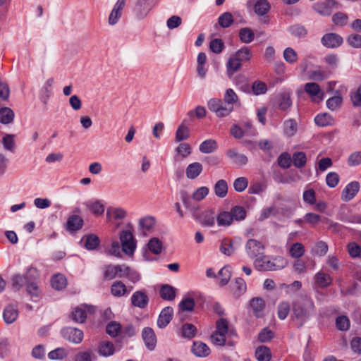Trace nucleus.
<instances>
[{
  "label": "nucleus",
  "mask_w": 361,
  "mask_h": 361,
  "mask_svg": "<svg viewBox=\"0 0 361 361\" xmlns=\"http://www.w3.org/2000/svg\"><path fill=\"white\" fill-rule=\"evenodd\" d=\"M155 224V219L152 216H145L139 221V226L143 231V234L146 235L147 231H149Z\"/></svg>",
  "instance_id": "c03bdc74"
},
{
  "label": "nucleus",
  "mask_w": 361,
  "mask_h": 361,
  "mask_svg": "<svg viewBox=\"0 0 361 361\" xmlns=\"http://www.w3.org/2000/svg\"><path fill=\"white\" fill-rule=\"evenodd\" d=\"M290 96V92H283L279 95L278 108L279 109L285 111L288 109L292 106V100Z\"/></svg>",
  "instance_id": "5701e85b"
},
{
  "label": "nucleus",
  "mask_w": 361,
  "mask_h": 361,
  "mask_svg": "<svg viewBox=\"0 0 361 361\" xmlns=\"http://www.w3.org/2000/svg\"><path fill=\"white\" fill-rule=\"evenodd\" d=\"M126 216V212L121 208H116L112 209H107L106 218L107 221H111L112 220H121Z\"/></svg>",
  "instance_id": "473e14b6"
},
{
  "label": "nucleus",
  "mask_w": 361,
  "mask_h": 361,
  "mask_svg": "<svg viewBox=\"0 0 361 361\" xmlns=\"http://www.w3.org/2000/svg\"><path fill=\"white\" fill-rule=\"evenodd\" d=\"M219 285L221 286H224L226 285L231 279V268L228 266L224 267L219 271Z\"/></svg>",
  "instance_id": "49530a36"
},
{
  "label": "nucleus",
  "mask_w": 361,
  "mask_h": 361,
  "mask_svg": "<svg viewBox=\"0 0 361 361\" xmlns=\"http://www.w3.org/2000/svg\"><path fill=\"white\" fill-rule=\"evenodd\" d=\"M287 265V261L282 257L271 259L269 256L262 255L254 260V267L258 271H276L281 269Z\"/></svg>",
  "instance_id": "f03ea898"
},
{
  "label": "nucleus",
  "mask_w": 361,
  "mask_h": 361,
  "mask_svg": "<svg viewBox=\"0 0 361 361\" xmlns=\"http://www.w3.org/2000/svg\"><path fill=\"white\" fill-rule=\"evenodd\" d=\"M190 136L189 128L183 123L180 124L176 132L175 141L180 142L187 140Z\"/></svg>",
  "instance_id": "79ce46f5"
},
{
  "label": "nucleus",
  "mask_w": 361,
  "mask_h": 361,
  "mask_svg": "<svg viewBox=\"0 0 361 361\" xmlns=\"http://www.w3.org/2000/svg\"><path fill=\"white\" fill-rule=\"evenodd\" d=\"M226 155L233 164L238 166H245L248 161V159L246 155L239 153L237 149L233 148L227 150Z\"/></svg>",
  "instance_id": "4468645a"
},
{
  "label": "nucleus",
  "mask_w": 361,
  "mask_h": 361,
  "mask_svg": "<svg viewBox=\"0 0 361 361\" xmlns=\"http://www.w3.org/2000/svg\"><path fill=\"white\" fill-rule=\"evenodd\" d=\"M202 165L199 162L190 164L185 170L186 176L189 179L196 178L202 171Z\"/></svg>",
  "instance_id": "b1692460"
},
{
  "label": "nucleus",
  "mask_w": 361,
  "mask_h": 361,
  "mask_svg": "<svg viewBox=\"0 0 361 361\" xmlns=\"http://www.w3.org/2000/svg\"><path fill=\"white\" fill-rule=\"evenodd\" d=\"M264 250L265 246L264 244L256 239H249L245 244V252L247 255L254 260L263 255Z\"/></svg>",
  "instance_id": "6e6552de"
},
{
  "label": "nucleus",
  "mask_w": 361,
  "mask_h": 361,
  "mask_svg": "<svg viewBox=\"0 0 361 361\" xmlns=\"http://www.w3.org/2000/svg\"><path fill=\"white\" fill-rule=\"evenodd\" d=\"M292 161L294 166L297 168H302L307 162V157L304 152H299L293 154Z\"/></svg>",
  "instance_id": "603ef678"
},
{
  "label": "nucleus",
  "mask_w": 361,
  "mask_h": 361,
  "mask_svg": "<svg viewBox=\"0 0 361 361\" xmlns=\"http://www.w3.org/2000/svg\"><path fill=\"white\" fill-rule=\"evenodd\" d=\"M38 277L37 270L35 268L30 267L26 272V290L32 298H38L41 293V290L36 281Z\"/></svg>",
  "instance_id": "39448f33"
},
{
  "label": "nucleus",
  "mask_w": 361,
  "mask_h": 361,
  "mask_svg": "<svg viewBox=\"0 0 361 361\" xmlns=\"http://www.w3.org/2000/svg\"><path fill=\"white\" fill-rule=\"evenodd\" d=\"M127 270L128 266L125 264L108 265L105 269L104 277L110 280L116 277H125V273Z\"/></svg>",
  "instance_id": "f8f14e48"
},
{
  "label": "nucleus",
  "mask_w": 361,
  "mask_h": 361,
  "mask_svg": "<svg viewBox=\"0 0 361 361\" xmlns=\"http://www.w3.org/2000/svg\"><path fill=\"white\" fill-rule=\"evenodd\" d=\"M131 302L133 306L140 309H145L149 302V298L143 291H136L131 297Z\"/></svg>",
  "instance_id": "a211bd4d"
},
{
  "label": "nucleus",
  "mask_w": 361,
  "mask_h": 361,
  "mask_svg": "<svg viewBox=\"0 0 361 361\" xmlns=\"http://www.w3.org/2000/svg\"><path fill=\"white\" fill-rule=\"evenodd\" d=\"M216 332L226 335L228 333V322L224 318H220L216 322Z\"/></svg>",
  "instance_id": "bf43d9fd"
},
{
  "label": "nucleus",
  "mask_w": 361,
  "mask_h": 361,
  "mask_svg": "<svg viewBox=\"0 0 361 361\" xmlns=\"http://www.w3.org/2000/svg\"><path fill=\"white\" fill-rule=\"evenodd\" d=\"M290 312V305L288 302H281L278 306L277 314L280 319H285Z\"/></svg>",
  "instance_id": "0e129e2a"
},
{
  "label": "nucleus",
  "mask_w": 361,
  "mask_h": 361,
  "mask_svg": "<svg viewBox=\"0 0 361 361\" xmlns=\"http://www.w3.org/2000/svg\"><path fill=\"white\" fill-rule=\"evenodd\" d=\"M223 101L226 104V106L233 109L234 104L238 103V97L233 89L228 88L224 94Z\"/></svg>",
  "instance_id": "f704fd0d"
},
{
  "label": "nucleus",
  "mask_w": 361,
  "mask_h": 361,
  "mask_svg": "<svg viewBox=\"0 0 361 361\" xmlns=\"http://www.w3.org/2000/svg\"><path fill=\"white\" fill-rule=\"evenodd\" d=\"M18 317V312L16 308H15L12 305L7 306L3 313V317L4 322L6 324H12L13 323Z\"/></svg>",
  "instance_id": "cd10ccee"
},
{
  "label": "nucleus",
  "mask_w": 361,
  "mask_h": 361,
  "mask_svg": "<svg viewBox=\"0 0 361 361\" xmlns=\"http://www.w3.org/2000/svg\"><path fill=\"white\" fill-rule=\"evenodd\" d=\"M271 5L267 0H257L254 4L255 13L259 16H264L269 13Z\"/></svg>",
  "instance_id": "bb28decb"
},
{
  "label": "nucleus",
  "mask_w": 361,
  "mask_h": 361,
  "mask_svg": "<svg viewBox=\"0 0 361 361\" xmlns=\"http://www.w3.org/2000/svg\"><path fill=\"white\" fill-rule=\"evenodd\" d=\"M94 355L92 351H80L74 357V361H92V357Z\"/></svg>",
  "instance_id": "774afa93"
},
{
  "label": "nucleus",
  "mask_w": 361,
  "mask_h": 361,
  "mask_svg": "<svg viewBox=\"0 0 361 361\" xmlns=\"http://www.w3.org/2000/svg\"><path fill=\"white\" fill-rule=\"evenodd\" d=\"M219 226L228 227L231 226L233 221L231 212L221 211L216 214V219Z\"/></svg>",
  "instance_id": "a878e982"
},
{
  "label": "nucleus",
  "mask_w": 361,
  "mask_h": 361,
  "mask_svg": "<svg viewBox=\"0 0 361 361\" xmlns=\"http://www.w3.org/2000/svg\"><path fill=\"white\" fill-rule=\"evenodd\" d=\"M304 90L310 97L313 102L319 103L324 99V93L316 82L306 83L304 85Z\"/></svg>",
  "instance_id": "9d476101"
},
{
  "label": "nucleus",
  "mask_w": 361,
  "mask_h": 361,
  "mask_svg": "<svg viewBox=\"0 0 361 361\" xmlns=\"http://www.w3.org/2000/svg\"><path fill=\"white\" fill-rule=\"evenodd\" d=\"M315 281L320 288H326L331 283L332 278L330 275L319 271L315 275Z\"/></svg>",
  "instance_id": "e433bc0d"
},
{
  "label": "nucleus",
  "mask_w": 361,
  "mask_h": 361,
  "mask_svg": "<svg viewBox=\"0 0 361 361\" xmlns=\"http://www.w3.org/2000/svg\"><path fill=\"white\" fill-rule=\"evenodd\" d=\"M87 317L86 311L82 307H76L72 312L73 319L79 323L85 322Z\"/></svg>",
  "instance_id": "338daca9"
},
{
  "label": "nucleus",
  "mask_w": 361,
  "mask_h": 361,
  "mask_svg": "<svg viewBox=\"0 0 361 361\" xmlns=\"http://www.w3.org/2000/svg\"><path fill=\"white\" fill-rule=\"evenodd\" d=\"M230 212L233 221H242L246 217V211L241 206H235L231 208Z\"/></svg>",
  "instance_id": "09e8293b"
},
{
  "label": "nucleus",
  "mask_w": 361,
  "mask_h": 361,
  "mask_svg": "<svg viewBox=\"0 0 361 361\" xmlns=\"http://www.w3.org/2000/svg\"><path fill=\"white\" fill-rule=\"evenodd\" d=\"M51 286L56 290H62L67 285L66 277L61 274L54 275L51 280Z\"/></svg>",
  "instance_id": "58836bf2"
},
{
  "label": "nucleus",
  "mask_w": 361,
  "mask_h": 361,
  "mask_svg": "<svg viewBox=\"0 0 361 361\" xmlns=\"http://www.w3.org/2000/svg\"><path fill=\"white\" fill-rule=\"evenodd\" d=\"M99 242V238L96 235H88L85 238V247L89 250H93L97 247Z\"/></svg>",
  "instance_id": "864d4df0"
},
{
  "label": "nucleus",
  "mask_w": 361,
  "mask_h": 361,
  "mask_svg": "<svg viewBox=\"0 0 361 361\" xmlns=\"http://www.w3.org/2000/svg\"><path fill=\"white\" fill-rule=\"evenodd\" d=\"M120 241L123 252L132 256L136 249V240L129 230H123L120 233Z\"/></svg>",
  "instance_id": "0eeeda50"
},
{
  "label": "nucleus",
  "mask_w": 361,
  "mask_h": 361,
  "mask_svg": "<svg viewBox=\"0 0 361 361\" xmlns=\"http://www.w3.org/2000/svg\"><path fill=\"white\" fill-rule=\"evenodd\" d=\"M322 44L328 48H336L343 43V38L336 33L324 35L321 39Z\"/></svg>",
  "instance_id": "ddd939ff"
},
{
  "label": "nucleus",
  "mask_w": 361,
  "mask_h": 361,
  "mask_svg": "<svg viewBox=\"0 0 361 361\" xmlns=\"http://www.w3.org/2000/svg\"><path fill=\"white\" fill-rule=\"evenodd\" d=\"M173 315V310L171 307H164L160 312L157 324L159 328H165L171 321Z\"/></svg>",
  "instance_id": "dca6fc26"
},
{
  "label": "nucleus",
  "mask_w": 361,
  "mask_h": 361,
  "mask_svg": "<svg viewBox=\"0 0 361 361\" xmlns=\"http://www.w3.org/2000/svg\"><path fill=\"white\" fill-rule=\"evenodd\" d=\"M231 289L235 298H238L246 291L247 286L245 281L242 278L235 279L231 285Z\"/></svg>",
  "instance_id": "393cba45"
},
{
  "label": "nucleus",
  "mask_w": 361,
  "mask_h": 361,
  "mask_svg": "<svg viewBox=\"0 0 361 361\" xmlns=\"http://www.w3.org/2000/svg\"><path fill=\"white\" fill-rule=\"evenodd\" d=\"M160 296L165 300H173L176 297V289L170 285H163L160 289Z\"/></svg>",
  "instance_id": "4c0bfd02"
},
{
  "label": "nucleus",
  "mask_w": 361,
  "mask_h": 361,
  "mask_svg": "<svg viewBox=\"0 0 361 361\" xmlns=\"http://www.w3.org/2000/svg\"><path fill=\"white\" fill-rule=\"evenodd\" d=\"M315 311L313 300L304 295L293 302L290 318L300 328L315 314Z\"/></svg>",
  "instance_id": "f257e3e1"
},
{
  "label": "nucleus",
  "mask_w": 361,
  "mask_h": 361,
  "mask_svg": "<svg viewBox=\"0 0 361 361\" xmlns=\"http://www.w3.org/2000/svg\"><path fill=\"white\" fill-rule=\"evenodd\" d=\"M215 195L220 197L224 198L228 192V185L226 180L221 179L218 180L214 185Z\"/></svg>",
  "instance_id": "a19ab883"
},
{
  "label": "nucleus",
  "mask_w": 361,
  "mask_h": 361,
  "mask_svg": "<svg viewBox=\"0 0 361 361\" xmlns=\"http://www.w3.org/2000/svg\"><path fill=\"white\" fill-rule=\"evenodd\" d=\"M297 131V123L295 121L290 119L284 123V133L290 137L295 135Z\"/></svg>",
  "instance_id": "e2e57ef3"
},
{
  "label": "nucleus",
  "mask_w": 361,
  "mask_h": 361,
  "mask_svg": "<svg viewBox=\"0 0 361 361\" xmlns=\"http://www.w3.org/2000/svg\"><path fill=\"white\" fill-rule=\"evenodd\" d=\"M61 334L66 340L75 344L80 343L83 339L82 331L77 328L66 327L63 329Z\"/></svg>",
  "instance_id": "9b49d317"
},
{
  "label": "nucleus",
  "mask_w": 361,
  "mask_h": 361,
  "mask_svg": "<svg viewBox=\"0 0 361 361\" xmlns=\"http://www.w3.org/2000/svg\"><path fill=\"white\" fill-rule=\"evenodd\" d=\"M115 352L114 344L110 341H102L99 343L98 353L104 357H109L114 355Z\"/></svg>",
  "instance_id": "c756f323"
},
{
  "label": "nucleus",
  "mask_w": 361,
  "mask_h": 361,
  "mask_svg": "<svg viewBox=\"0 0 361 361\" xmlns=\"http://www.w3.org/2000/svg\"><path fill=\"white\" fill-rule=\"evenodd\" d=\"M132 288L128 290L126 285L121 281L114 282L111 287V292L114 296L122 297L127 293H129Z\"/></svg>",
  "instance_id": "c85d7f7f"
},
{
  "label": "nucleus",
  "mask_w": 361,
  "mask_h": 361,
  "mask_svg": "<svg viewBox=\"0 0 361 361\" xmlns=\"http://www.w3.org/2000/svg\"><path fill=\"white\" fill-rule=\"evenodd\" d=\"M233 23V18L232 14L229 12L222 13L218 18V23L223 28L230 27Z\"/></svg>",
  "instance_id": "3c124183"
},
{
  "label": "nucleus",
  "mask_w": 361,
  "mask_h": 361,
  "mask_svg": "<svg viewBox=\"0 0 361 361\" xmlns=\"http://www.w3.org/2000/svg\"><path fill=\"white\" fill-rule=\"evenodd\" d=\"M192 351L199 357H207L211 353L207 345L202 341H195L192 346Z\"/></svg>",
  "instance_id": "aec40b11"
},
{
  "label": "nucleus",
  "mask_w": 361,
  "mask_h": 361,
  "mask_svg": "<svg viewBox=\"0 0 361 361\" xmlns=\"http://www.w3.org/2000/svg\"><path fill=\"white\" fill-rule=\"evenodd\" d=\"M149 250L155 255H159L162 250V243L157 238H152L148 243Z\"/></svg>",
  "instance_id": "5fc2aeb1"
},
{
  "label": "nucleus",
  "mask_w": 361,
  "mask_h": 361,
  "mask_svg": "<svg viewBox=\"0 0 361 361\" xmlns=\"http://www.w3.org/2000/svg\"><path fill=\"white\" fill-rule=\"evenodd\" d=\"M85 205L95 215L99 216L104 212V205L101 200L89 201L85 203Z\"/></svg>",
  "instance_id": "7c9ffc66"
},
{
  "label": "nucleus",
  "mask_w": 361,
  "mask_h": 361,
  "mask_svg": "<svg viewBox=\"0 0 361 361\" xmlns=\"http://www.w3.org/2000/svg\"><path fill=\"white\" fill-rule=\"evenodd\" d=\"M292 158L287 152L282 153L277 159L278 164L283 169H288L290 166Z\"/></svg>",
  "instance_id": "69168bd1"
},
{
  "label": "nucleus",
  "mask_w": 361,
  "mask_h": 361,
  "mask_svg": "<svg viewBox=\"0 0 361 361\" xmlns=\"http://www.w3.org/2000/svg\"><path fill=\"white\" fill-rule=\"evenodd\" d=\"M142 336L146 347L149 350H153L157 344V337L154 330L150 327H145L142 332Z\"/></svg>",
  "instance_id": "2eb2a0df"
},
{
  "label": "nucleus",
  "mask_w": 361,
  "mask_h": 361,
  "mask_svg": "<svg viewBox=\"0 0 361 361\" xmlns=\"http://www.w3.org/2000/svg\"><path fill=\"white\" fill-rule=\"evenodd\" d=\"M221 252L227 255H231L235 250V247L233 245V243L231 240L224 238L222 240L220 245Z\"/></svg>",
  "instance_id": "37998d69"
},
{
  "label": "nucleus",
  "mask_w": 361,
  "mask_h": 361,
  "mask_svg": "<svg viewBox=\"0 0 361 361\" xmlns=\"http://www.w3.org/2000/svg\"><path fill=\"white\" fill-rule=\"evenodd\" d=\"M255 357L258 361H270L271 354L268 347L260 345L255 350Z\"/></svg>",
  "instance_id": "72a5a7b5"
},
{
  "label": "nucleus",
  "mask_w": 361,
  "mask_h": 361,
  "mask_svg": "<svg viewBox=\"0 0 361 361\" xmlns=\"http://www.w3.org/2000/svg\"><path fill=\"white\" fill-rule=\"evenodd\" d=\"M284 60L290 63L293 64L298 61V55L292 47H286L283 52Z\"/></svg>",
  "instance_id": "de8ad7c7"
},
{
  "label": "nucleus",
  "mask_w": 361,
  "mask_h": 361,
  "mask_svg": "<svg viewBox=\"0 0 361 361\" xmlns=\"http://www.w3.org/2000/svg\"><path fill=\"white\" fill-rule=\"evenodd\" d=\"M67 356L66 350L63 348H56L48 353L50 360H62Z\"/></svg>",
  "instance_id": "052dcab7"
},
{
  "label": "nucleus",
  "mask_w": 361,
  "mask_h": 361,
  "mask_svg": "<svg viewBox=\"0 0 361 361\" xmlns=\"http://www.w3.org/2000/svg\"><path fill=\"white\" fill-rule=\"evenodd\" d=\"M264 301L260 298H255L250 301V307L257 317H259V312L264 309Z\"/></svg>",
  "instance_id": "4d7b16f0"
},
{
  "label": "nucleus",
  "mask_w": 361,
  "mask_h": 361,
  "mask_svg": "<svg viewBox=\"0 0 361 361\" xmlns=\"http://www.w3.org/2000/svg\"><path fill=\"white\" fill-rule=\"evenodd\" d=\"M12 286L16 290H20L26 283V274L25 276L20 274H15L12 279Z\"/></svg>",
  "instance_id": "13d9d810"
},
{
  "label": "nucleus",
  "mask_w": 361,
  "mask_h": 361,
  "mask_svg": "<svg viewBox=\"0 0 361 361\" xmlns=\"http://www.w3.org/2000/svg\"><path fill=\"white\" fill-rule=\"evenodd\" d=\"M338 4L335 0H326L319 1L312 6L313 10L323 16H329L335 8H338Z\"/></svg>",
  "instance_id": "1a4fd4ad"
},
{
  "label": "nucleus",
  "mask_w": 361,
  "mask_h": 361,
  "mask_svg": "<svg viewBox=\"0 0 361 361\" xmlns=\"http://www.w3.org/2000/svg\"><path fill=\"white\" fill-rule=\"evenodd\" d=\"M207 106L219 118L228 116L233 111V108L226 106L223 100L218 98L210 99L207 102Z\"/></svg>",
  "instance_id": "423d86ee"
},
{
  "label": "nucleus",
  "mask_w": 361,
  "mask_h": 361,
  "mask_svg": "<svg viewBox=\"0 0 361 361\" xmlns=\"http://www.w3.org/2000/svg\"><path fill=\"white\" fill-rule=\"evenodd\" d=\"M289 252L292 257L299 258L303 255L305 248L302 243H295L292 245Z\"/></svg>",
  "instance_id": "6e6d98bb"
},
{
  "label": "nucleus",
  "mask_w": 361,
  "mask_h": 361,
  "mask_svg": "<svg viewBox=\"0 0 361 361\" xmlns=\"http://www.w3.org/2000/svg\"><path fill=\"white\" fill-rule=\"evenodd\" d=\"M198 207L192 209V217L202 226L213 227L215 225L216 214L213 209H208L199 212Z\"/></svg>",
  "instance_id": "7ed1b4c3"
},
{
  "label": "nucleus",
  "mask_w": 361,
  "mask_h": 361,
  "mask_svg": "<svg viewBox=\"0 0 361 361\" xmlns=\"http://www.w3.org/2000/svg\"><path fill=\"white\" fill-rule=\"evenodd\" d=\"M13 118L14 113L10 108L4 107L0 109V122L1 123H10L13 121Z\"/></svg>",
  "instance_id": "a18cd8bd"
},
{
  "label": "nucleus",
  "mask_w": 361,
  "mask_h": 361,
  "mask_svg": "<svg viewBox=\"0 0 361 361\" xmlns=\"http://www.w3.org/2000/svg\"><path fill=\"white\" fill-rule=\"evenodd\" d=\"M235 56L242 61H249L252 57V51L248 47H243L234 54Z\"/></svg>",
  "instance_id": "8fccbe9b"
},
{
  "label": "nucleus",
  "mask_w": 361,
  "mask_h": 361,
  "mask_svg": "<svg viewBox=\"0 0 361 361\" xmlns=\"http://www.w3.org/2000/svg\"><path fill=\"white\" fill-rule=\"evenodd\" d=\"M288 31L293 37L298 39L305 38L308 35V30L306 27L298 23L289 26Z\"/></svg>",
  "instance_id": "412c9836"
},
{
  "label": "nucleus",
  "mask_w": 361,
  "mask_h": 361,
  "mask_svg": "<svg viewBox=\"0 0 361 361\" xmlns=\"http://www.w3.org/2000/svg\"><path fill=\"white\" fill-rule=\"evenodd\" d=\"M197 333L196 327L192 324H185L182 326V336L185 338H193Z\"/></svg>",
  "instance_id": "680f3d73"
},
{
  "label": "nucleus",
  "mask_w": 361,
  "mask_h": 361,
  "mask_svg": "<svg viewBox=\"0 0 361 361\" xmlns=\"http://www.w3.org/2000/svg\"><path fill=\"white\" fill-rule=\"evenodd\" d=\"M315 123L322 127L331 126L334 123V118L327 113L318 114L314 118Z\"/></svg>",
  "instance_id": "ea45409f"
},
{
  "label": "nucleus",
  "mask_w": 361,
  "mask_h": 361,
  "mask_svg": "<svg viewBox=\"0 0 361 361\" xmlns=\"http://www.w3.org/2000/svg\"><path fill=\"white\" fill-rule=\"evenodd\" d=\"M360 184L357 181H353L348 184L343 189L341 198L343 201L348 202L351 200L358 192Z\"/></svg>",
  "instance_id": "f3484780"
},
{
  "label": "nucleus",
  "mask_w": 361,
  "mask_h": 361,
  "mask_svg": "<svg viewBox=\"0 0 361 361\" xmlns=\"http://www.w3.org/2000/svg\"><path fill=\"white\" fill-rule=\"evenodd\" d=\"M218 147L216 140L208 139L202 142L199 146V150L204 154H209L214 152Z\"/></svg>",
  "instance_id": "2f4dec72"
},
{
  "label": "nucleus",
  "mask_w": 361,
  "mask_h": 361,
  "mask_svg": "<svg viewBox=\"0 0 361 361\" xmlns=\"http://www.w3.org/2000/svg\"><path fill=\"white\" fill-rule=\"evenodd\" d=\"M241 66V61L234 54H232L226 63V73L228 78H232L233 74L240 68Z\"/></svg>",
  "instance_id": "6ab92c4d"
},
{
  "label": "nucleus",
  "mask_w": 361,
  "mask_h": 361,
  "mask_svg": "<svg viewBox=\"0 0 361 361\" xmlns=\"http://www.w3.org/2000/svg\"><path fill=\"white\" fill-rule=\"evenodd\" d=\"M156 5L154 0H136L133 13L137 20L145 19Z\"/></svg>",
  "instance_id": "20e7f679"
},
{
  "label": "nucleus",
  "mask_w": 361,
  "mask_h": 361,
  "mask_svg": "<svg viewBox=\"0 0 361 361\" xmlns=\"http://www.w3.org/2000/svg\"><path fill=\"white\" fill-rule=\"evenodd\" d=\"M239 39L244 44H250L255 39V34L250 27H243L239 30Z\"/></svg>",
  "instance_id": "c9c22d12"
},
{
  "label": "nucleus",
  "mask_w": 361,
  "mask_h": 361,
  "mask_svg": "<svg viewBox=\"0 0 361 361\" xmlns=\"http://www.w3.org/2000/svg\"><path fill=\"white\" fill-rule=\"evenodd\" d=\"M83 225V219L78 215H71L66 222V229L70 232L80 229Z\"/></svg>",
  "instance_id": "4be33fe9"
}]
</instances>
